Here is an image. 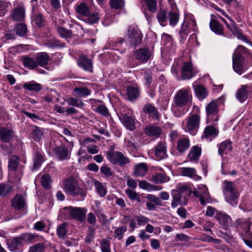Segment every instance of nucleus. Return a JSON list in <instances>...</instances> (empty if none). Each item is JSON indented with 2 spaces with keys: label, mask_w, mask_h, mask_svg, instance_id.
<instances>
[{
  "label": "nucleus",
  "mask_w": 252,
  "mask_h": 252,
  "mask_svg": "<svg viewBox=\"0 0 252 252\" xmlns=\"http://www.w3.org/2000/svg\"><path fill=\"white\" fill-rule=\"evenodd\" d=\"M24 88L30 91L38 92L42 89V85L34 81L26 82L24 84Z\"/></svg>",
  "instance_id": "79ce46f5"
},
{
  "label": "nucleus",
  "mask_w": 252,
  "mask_h": 252,
  "mask_svg": "<svg viewBox=\"0 0 252 252\" xmlns=\"http://www.w3.org/2000/svg\"><path fill=\"white\" fill-rule=\"evenodd\" d=\"M12 186L8 184H1L0 185V195L6 196L12 189Z\"/></svg>",
  "instance_id": "69168bd1"
},
{
  "label": "nucleus",
  "mask_w": 252,
  "mask_h": 252,
  "mask_svg": "<svg viewBox=\"0 0 252 252\" xmlns=\"http://www.w3.org/2000/svg\"><path fill=\"white\" fill-rule=\"evenodd\" d=\"M183 107L177 106L175 104L172 103L171 111L175 117L179 118L184 115V112L182 109Z\"/></svg>",
  "instance_id": "13d9d810"
},
{
  "label": "nucleus",
  "mask_w": 252,
  "mask_h": 252,
  "mask_svg": "<svg viewBox=\"0 0 252 252\" xmlns=\"http://www.w3.org/2000/svg\"><path fill=\"white\" fill-rule=\"evenodd\" d=\"M232 142L230 139H226L218 144V154L221 157L232 151Z\"/></svg>",
  "instance_id": "6ab92c4d"
},
{
  "label": "nucleus",
  "mask_w": 252,
  "mask_h": 252,
  "mask_svg": "<svg viewBox=\"0 0 252 252\" xmlns=\"http://www.w3.org/2000/svg\"><path fill=\"white\" fill-rule=\"evenodd\" d=\"M196 74L191 62L184 63L182 67V77L183 79L187 80L192 78Z\"/></svg>",
  "instance_id": "4468645a"
},
{
  "label": "nucleus",
  "mask_w": 252,
  "mask_h": 252,
  "mask_svg": "<svg viewBox=\"0 0 252 252\" xmlns=\"http://www.w3.org/2000/svg\"><path fill=\"white\" fill-rule=\"evenodd\" d=\"M68 232V224L66 222L60 224L57 228L58 237L61 239H64Z\"/></svg>",
  "instance_id": "37998d69"
},
{
  "label": "nucleus",
  "mask_w": 252,
  "mask_h": 252,
  "mask_svg": "<svg viewBox=\"0 0 252 252\" xmlns=\"http://www.w3.org/2000/svg\"><path fill=\"white\" fill-rule=\"evenodd\" d=\"M223 185V193L225 196L226 201L233 206H236L237 204L236 200L239 195L236 190L233 183L225 181H224Z\"/></svg>",
  "instance_id": "0eeeda50"
},
{
  "label": "nucleus",
  "mask_w": 252,
  "mask_h": 252,
  "mask_svg": "<svg viewBox=\"0 0 252 252\" xmlns=\"http://www.w3.org/2000/svg\"><path fill=\"white\" fill-rule=\"evenodd\" d=\"M78 66L86 71L93 72V62L92 59L88 58L86 55H81L77 61Z\"/></svg>",
  "instance_id": "ddd939ff"
},
{
  "label": "nucleus",
  "mask_w": 252,
  "mask_h": 252,
  "mask_svg": "<svg viewBox=\"0 0 252 252\" xmlns=\"http://www.w3.org/2000/svg\"><path fill=\"white\" fill-rule=\"evenodd\" d=\"M45 245L42 243H38L30 247L28 252H45Z\"/></svg>",
  "instance_id": "5fc2aeb1"
},
{
  "label": "nucleus",
  "mask_w": 252,
  "mask_h": 252,
  "mask_svg": "<svg viewBox=\"0 0 252 252\" xmlns=\"http://www.w3.org/2000/svg\"><path fill=\"white\" fill-rule=\"evenodd\" d=\"M151 55L150 50L146 48L139 49L134 53L135 59L141 63H147L150 59Z\"/></svg>",
  "instance_id": "2eb2a0df"
},
{
  "label": "nucleus",
  "mask_w": 252,
  "mask_h": 252,
  "mask_svg": "<svg viewBox=\"0 0 252 252\" xmlns=\"http://www.w3.org/2000/svg\"><path fill=\"white\" fill-rule=\"evenodd\" d=\"M155 156L157 160H160L167 157L166 144L159 142L155 148Z\"/></svg>",
  "instance_id": "f3484780"
},
{
  "label": "nucleus",
  "mask_w": 252,
  "mask_h": 252,
  "mask_svg": "<svg viewBox=\"0 0 252 252\" xmlns=\"http://www.w3.org/2000/svg\"><path fill=\"white\" fill-rule=\"evenodd\" d=\"M148 171V166L145 163H140L134 166V174L137 176L145 175Z\"/></svg>",
  "instance_id": "ea45409f"
},
{
  "label": "nucleus",
  "mask_w": 252,
  "mask_h": 252,
  "mask_svg": "<svg viewBox=\"0 0 252 252\" xmlns=\"http://www.w3.org/2000/svg\"><path fill=\"white\" fill-rule=\"evenodd\" d=\"M194 91L196 96L200 100L204 99L208 95L206 88L201 85L195 86Z\"/></svg>",
  "instance_id": "c03bdc74"
},
{
  "label": "nucleus",
  "mask_w": 252,
  "mask_h": 252,
  "mask_svg": "<svg viewBox=\"0 0 252 252\" xmlns=\"http://www.w3.org/2000/svg\"><path fill=\"white\" fill-rule=\"evenodd\" d=\"M216 219L219 221L220 224L222 227L226 230L228 229L231 224V219L225 213L220 212L217 213L216 216Z\"/></svg>",
  "instance_id": "412c9836"
},
{
  "label": "nucleus",
  "mask_w": 252,
  "mask_h": 252,
  "mask_svg": "<svg viewBox=\"0 0 252 252\" xmlns=\"http://www.w3.org/2000/svg\"><path fill=\"white\" fill-rule=\"evenodd\" d=\"M170 178L167 176L165 172L161 168L158 172L152 176V181L156 184H162L169 181Z\"/></svg>",
  "instance_id": "393cba45"
},
{
  "label": "nucleus",
  "mask_w": 252,
  "mask_h": 252,
  "mask_svg": "<svg viewBox=\"0 0 252 252\" xmlns=\"http://www.w3.org/2000/svg\"><path fill=\"white\" fill-rule=\"evenodd\" d=\"M127 230L125 226H120L116 229L114 233V237L119 240H121L123 237L124 233Z\"/></svg>",
  "instance_id": "bf43d9fd"
},
{
  "label": "nucleus",
  "mask_w": 252,
  "mask_h": 252,
  "mask_svg": "<svg viewBox=\"0 0 252 252\" xmlns=\"http://www.w3.org/2000/svg\"><path fill=\"white\" fill-rule=\"evenodd\" d=\"M201 154V149L197 146H193L188 154V158L191 161L197 162Z\"/></svg>",
  "instance_id": "c756f323"
},
{
  "label": "nucleus",
  "mask_w": 252,
  "mask_h": 252,
  "mask_svg": "<svg viewBox=\"0 0 252 252\" xmlns=\"http://www.w3.org/2000/svg\"><path fill=\"white\" fill-rule=\"evenodd\" d=\"M25 204V200L22 195H16L12 201V206L16 210L24 208Z\"/></svg>",
  "instance_id": "e433bc0d"
},
{
  "label": "nucleus",
  "mask_w": 252,
  "mask_h": 252,
  "mask_svg": "<svg viewBox=\"0 0 252 252\" xmlns=\"http://www.w3.org/2000/svg\"><path fill=\"white\" fill-rule=\"evenodd\" d=\"M46 45L50 48H57L64 47L65 44L58 39H51L46 42Z\"/></svg>",
  "instance_id": "3c124183"
},
{
  "label": "nucleus",
  "mask_w": 252,
  "mask_h": 252,
  "mask_svg": "<svg viewBox=\"0 0 252 252\" xmlns=\"http://www.w3.org/2000/svg\"><path fill=\"white\" fill-rule=\"evenodd\" d=\"M192 194V191L187 186H178L171 192L173 198L171 206L176 208L178 205L184 206L188 203V198Z\"/></svg>",
  "instance_id": "f03ea898"
},
{
  "label": "nucleus",
  "mask_w": 252,
  "mask_h": 252,
  "mask_svg": "<svg viewBox=\"0 0 252 252\" xmlns=\"http://www.w3.org/2000/svg\"><path fill=\"white\" fill-rule=\"evenodd\" d=\"M143 111L149 114L154 119H158L159 117L158 112L156 107L150 103L146 104L143 108Z\"/></svg>",
  "instance_id": "c9c22d12"
},
{
  "label": "nucleus",
  "mask_w": 252,
  "mask_h": 252,
  "mask_svg": "<svg viewBox=\"0 0 252 252\" xmlns=\"http://www.w3.org/2000/svg\"><path fill=\"white\" fill-rule=\"evenodd\" d=\"M100 19V15L98 11H93L92 9L90 10L89 14H87L84 20V21L89 24H94L96 23Z\"/></svg>",
  "instance_id": "473e14b6"
},
{
  "label": "nucleus",
  "mask_w": 252,
  "mask_h": 252,
  "mask_svg": "<svg viewBox=\"0 0 252 252\" xmlns=\"http://www.w3.org/2000/svg\"><path fill=\"white\" fill-rule=\"evenodd\" d=\"M126 35L127 40L132 46L136 47L142 42V33L135 25H130L128 27Z\"/></svg>",
  "instance_id": "1a4fd4ad"
},
{
  "label": "nucleus",
  "mask_w": 252,
  "mask_h": 252,
  "mask_svg": "<svg viewBox=\"0 0 252 252\" xmlns=\"http://www.w3.org/2000/svg\"><path fill=\"white\" fill-rule=\"evenodd\" d=\"M52 181L49 174L43 175L41 179L42 186L45 189H49L51 188Z\"/></svg>",
  "instance_id": "4d7b16f0"
},
{
  "label": "nucleus",
  "mask_w": 252,
  "mask_h": 252,
  "mask_svg": "<svg viewBox=\"0 0 252 252\" xmlns=\"http://www.w3.org/2000/svg\"><path fill=\"white\" fill-rule=\"evenodd\" d=\"M19 163V158L15 156H11L8 160V168L11 171H15Z\"/></svg>",
  "instance_id": "09e8293b"
},
{
  "label": "nucleus",
  "mask_w": 252,
  "mask_h": 252,
  "mask_svg": "<svg viewBox=\"0 0 252 252\" xmlns=\"http://www.w3.org/2000/svg\"><path fill=\"white\" fill-rule=\"evenodd\" d=\"M44 157L42 152L36 151L35 152L33 157V164L32 169V171L39 168L43 162Z\"/></svg>",
  "instance_id": "72a5a7b5"
},
{
  "label": "nucleus",
  "mask_w": 252,
  "mask_h": 252,
  "mask_svg": "<svg viewBox=\"0 0 252 252\" xmlns=\"http://www.w3.org/2000/svg\"><path fill=\"white\" fill-rule=\"evenodd\" d=\"M126 95L129 101L135 100L140 95V91L137 87L128 86L126 88Z\"/></svg>",
  "instance_id": "c85d7f7f"
},
{
  "label": "nucleus",
  "mask_w": 252,
  "mask_h": 252,
  "mask_svg": "<svg viewBox=\"0 0 252 252\" xmlns=\"http://www.w3.org/2000/svg\"><path fill=\"white\" fill-rule=\"evenodd\" d=\"M211 19L209 23V27L211 30L217 34L220 35H224L223 27V26L217 20L214 18V17H220L219 15L215 16L214 15L212 14L211 15Z\"/></svg>",
  "instance_id": "dca6fc26"
},
{
  "label": "nucleus",
  "mask_w": 252,
  "mask_h": 252,
  "mask_svg": "<svg viewBox=\"0 0 252 252\" xmlns=\"http://www.w3.org/2000/svg\"><path fill=\"white\" fill-rule=\"evenodd\" d=\"M206 111L207 117V123L217 122L219 120V109L215 101H212L207 104L206 107Z\"/></svg>",
  "instance_id": "9d476101"
},
{
  "label": "nucleus",
  "mask_w": 252,
  "mask_h": 252,
  "mask_svg": "<svg viewBox=\"0 0 252 252\" xmlns=\"http://www.w3.org/2000/svg\"><path fill=\"white\" fill-rule=\"evenodd\" d=\"M86 212L87 210L84 208L69 206L63 208L62 213L66 219H73L83 222L86 218Z\"/></svg>",
  "instance_id": "39448f33"
},
{
  "label": "nucleus",
  "mask_w": 252,
  "mask_h": 252,
  "mask_svg": "<svg viewBox=\"0 0 252 252\" xmlns=\"http://www.w3.org/2000/svg\"><path fill=\"white\" fill-rule=\"evenodd\" d=\"M249 92L250 87L248 85H242L237 90L236 97L240 102H243L248 98Z\"/></svg>",
  "instance_id": "a878e982"
},
{
  "label": "nucleus",
  "mask_w": 252,
  "mask_h": 252,
  "mask_svg": "<svg viewBox=\"0 0 252 252\" xmlns=\"http://www.w3.org/2000/svg\"><path fill=\"white\" fill-rule=\"evenodd\" d=\"M63 189L67 194L79 196L81 200H84L87 195V191L79 186L77 180L73 177L63 180Z\"/></svg>",
  "instance_id": "f257e3e1"
},
{
  "label": "nucleus",
  "mask_w": 252,
  "mask_h": 252,
  "mask_svg": "<svg viewBox=\"0 0 252 252\" xmlns=\"http://www.w3.org/2000/svg\"><path fill=\"white\" fill-rule=\"evenodd\" d=\"M94 185L98 194L101 197L104 196L106 194L107 190L97 180L94 181Z\"/></svg>",
  "instance_id": "6e6d98bb"
},
{
  "label": "nucleus",
  "mask_w": 252,
  "mask_h": 252,
  "mask_svg": "<svg viewBox=\"0 0 252 252\" xmlns=\"http://www.w3.org/2000/svg\"><path fill=\"white\" fill-rule=\"evenodd\" d=\"M190 147V141L189 138L182 136L179 137L177 146V149L180 153H183L187 150Z\"/></svg>",
  "instance_id": "b1692460"
},
{
  "label": "nucleus",
  "mask_w": 252,
  "mask_h": 252,
  "mask_svg": "<svg viewBox=\"0 0 252 252\" xmlns=\"http://www.w3.org/2000/svg\"><path fill=\"white\" fill-rule=\"evenodd\" d=\"M233 67L234 71L239 74H242L244 68V59L242 55L234 54L232 58Z\"/></svg>",
  "instance_id": "a211bd4d"
},
{
  "label": "nucleus",
  "mask_w": 252,
  "mask_h": 252,
  "mask_svg": "<svg viewBox=\"0 0 252 252\" xmlns=\"http://www.w3.org/2000/svg\"><path fill=\"white\" fill-rule=\"evenodd\" d=\"M65 101L69 106L76 107L80 108H83L85 106V104L83 100L79 98L70 97L67 98L65 100Z\"/></svg>",
  "instance_id": "a19ab883"
},
{
  "label": "nucleus",
  "mask_w": 252,
  "mask_h": 252,
  "mask_svg": "<svg viewBox=\"0 0 252 252\" xmlns=\"http://www.w3.org/2000/svg\"><path fill=\"white\" fill-rule=\"evenodd\" d=\"M44 134V129L37 126H33L31 129V137L36 142L41 141Z\"/></svg>",
  "instance_id": "f704fd0d"
},
{
  "label": "nucleus",
  "mask_w": 252,
  "mask_h": 252,
  "mask_svg": "<svg viewBox=\"0 0 252 252\" xmlns=\"http://www.w3.org/2000/svg\"><path fill=\"white\" fill-rule=\"evenodd\" d=\"M91 9V8L85 2H81L78 4L75 8L77 13L80 16H82L84 18L87 16V14H89Z\"/></svg>",
  "instance_id": "7c9ffc66"
},
{
  "label": "nucleus",
  "mask_w": 252,
  "mask_h": 252,
  "mask_svg": "<svg viewBox=\"0 0 252 252\" xmlns=\"http://www.w3.org/2000/svg\"><path fill=\"white\" fill-rule=\"evenodd\" d=\"M167 12L165 10L159 11L157 15V18L162 26H165L167 24L168 17Z\"/></svg>",
  "instance_id": "de8ad7c7"
},
{
  "label": "nucleus",
  "mask_w": 252,
  "mask_h": 252,
  "mask_svg": "<svg viewBox=\"0 0 252 252\" xmlns=\"http://www.w3.org/2000/svg\"><path fill=\"white\" fill-rule=\"evenodd\" d=\"M14 21H23L25 18V9L23 6H19L15 7L11 14Z\"/></svg>",
  "instance_id": "5701e85b"
},
{
  "label": "nucleus",
  "mask_w": 252,
  "mask_h": 252,
  "mask_svg": "<svg viewBox=\"0 0 252 252\" xmlns=\"http://www.w3.org/2000/svg\"><path fill=\"white\" fill-rule=\"evenodd\" d=\"M148 10L152 13L157 10V0H145Z\"/></svg>",
  "instance_id": "e2e57ef3"
},
{
  "label": "nucleus",
  "mask_w": 252,
  "mask_h": 252,
  "mask_svg": "<svg viewBox=\"0 0 252 252\" xmlns=\"http://www.w3.org/2000/svg\"><path fill=\"white\" fill-rule=\"evenodd\" d=\"M219 133V130L215 127L212 126H207L204 130L203 135L202 136V138L203 137H215Z\"/></svg>",
  "instance_id": "58836bf2"
},
{
  "label": "nucleus",
  "mask_w": 252,
  "mask_h": 252,
  "mask_svg": "<svg viewBox=\"0 0 252 252\" xmlns=\"http://www.w3.org/2000/svg\"><path fill=\"white\" fill-rule=\"evenodd\" d=\"M6 244L8 250L12 252L21 251L23 246L20 236L6 239Z\"/></svg>",
  "instance_id": "f8f14e48"
},
{
  "label": "nucleus",
  "mask_w": 252,
  "mask_h": 252,
  "mask_svg": "<svg viewBox=\"0 0 252 252\" xmlns=\"http://www.w3.org/2000/svg\"><path fill=\"white\" fill-rule=\"evenodd\" d=\"M49 60L50 57L46 52H40L36 54V62L37 66L39 65L46 68Z\"/></svg>",
  "instance_id": "bb28decb"
},
{
  "label": "nucleus",
  "mask_w": 252,
  "mask_h": 252,
  "mask_svg": "<svg viewBox=\"0 0 252 252\" xmlns=\"http://www.w3.org/2000/svg\"><path fill=\"white\" fill-rule=\"evenodd\" d=\"M110 6L112 8L119 9L124 6V0H111L110 2Z\"/></svg>",
  "instance_id": "774afa93"
},
{
  "label": "nucleus",
  "mask_w": 252,
  "mask_h": 252,
  "mask_svg": "<svg viewBox=\"0 0 252 252\" xmlns=\"http://www.w3.org/2000/svg\"><path fill=\"white\" fill-rule=\"evenodd\" d=\"M13 132L9 129L1 127L0 128V139L4 142H8L13 137Z\"/></svg>",
  "instance_id": "4c0bfd02"
},
{
  "label": "nucleus",
  "mask_w": 252,
  "mask_h": 252,
  "mask_svg": "<svg viewBox=\"0 0 252 252\" xmlns=\"http://www.w3.org/2000/svg\"><path fill=\"white\" fill-rule=\"evenodd\" d=\"M15 32L20 36H24L27 32V28L25 24L21 23L17 24L15 27Z\"/></svg>",
  "instance_id": "864d4df0"
},
{
  "label": "nucleus",
  "mask_w": 252,
  "mask_h": 252,
  "mask_svg": "<svg viewBox=\"0 0 252 252\" xmlns=\"http://www.w3.org/2000/svg\"><path fill=\"white\" fill-rule=\"evenodd\" d=\"M53 152L59 160L68 159L70 158L68 150L65 146L56 147Z\"/></svg>",
  "instance_id": "aec40b11"
},
{
  "label": "nucleus",
  "mask_w": 252,
  "mask_h": 252,
  "mask_svg": "<svg viewBox=\"0 0 252 252\" xmlns=\"http://www.w3.org/2000/svg\"><path fill=\"white\" fill-rule=\"evenodd\" d=\"M19 236L22 243L24 241L26 243L31 244L34 242L36 235L31 233H26L21 234Z\"/></svg>",
  "instance_id": "8fccbe9b"
},
{
  "label": "nucleus",
  "mask_w": 252,
  "mask_h": 252,
  "mask_svg": "<svg viewBox=\"0 0 252 252\" xmlns=\"http://www.w3.org/2000/svg\"><path fill=\"white\" fill-rule=\"evenodd\" d=\"M57 32L59 35L63 38H70L72 36V32L70 30H66L63 27H58Z\"/></svg>",
  "instance_id": "052dcab7"
},
{
  "label": "nucleus",
  "mask_w": 252,
  "mask_h": 252,
  "mask_svg": "<svg viewBox=\"0 0 252 252\" xmlns=\"http://www.w3.org/2000/svg\"><path fill=\"white\" fill-rule=\"evenodd\" d=\"M196 26V22L193 17H191L189 21L185 20L179 31L180 38L183 40H186L190 31L195 30Z\"/></svg>",
  "instance_id": "9b49d317"
},
{
  "label": "nucleus",
  "mask_w": 252,
  "mask_h": 252,
  "mask_svg": "<svg viewBox=\"0 0 252 252\" xmlns=\"http://www.w3.org/2000/svg\"><path fill=\"white\" fill-rule=\"evenodd\" d=\"M220 19L226 24L227 28L232 32V33L236 36L238 39L242 40H246V37L243 35L242 33L239 31V30L236 28L235 26L236 23L235 22L232 20L231 18L229 19L231 22V25H230L228 24L227 22L225 21L224 19L223 18L220 17Z\"/></svg>",
  "instance_id": "4be33fe9"
},
{
  "label": "nucleus",
  "mask_w": 252,
  "mask_h": 252,
  "mask_svg": "<svg viewBox=\"0 0 252 252\" xmlns=\"http://www.w3.org/2000/svg\"><path fill=\"white\" fill-rule=\"evenodd\" d=\"M192 98L191 92L189 88H182L176 93L173 103L177 106L185 107L191 104Z\"/></svg>",
  "instance_id": "20e7f679"
},
{
  "label": "nucleus",
  "mask_w": 252,
  "mask_h": 252,
  "mask_svg": "<svg viewBox=\"0 0 252 252\" xmlns=\"http://www.w3.org/2000/svg\"><path fill=\"white\" fill-rule=\"evenodd\" d=\"M201 189V198H199L200 203L202 205H205L209 202L210 198L208 189L206 186H202Z\"/></svg>",
  "instance_id": "49530a36"
},
{
  "label": "nucleus",
  "mask_w": 252,
  "mask_h": 252,
  "mask_svg": "<svg viewBox=\"0 0 252 252\" xmlns=\"http://www.w3.org/2000/svg\"><path fill=\"white\" fill-rule=\"evenodd\" d=\"M168 16L170 25L172 26L176 25L179 21V14L177 12H170L168 13Z\"/></svg>",
  "instance_id": "680f3d73"
},
{
  "label": "nucleus",
  "mask_w": 252,
  "mask_h": 252,
  "mask_svg": "<svg viewBox=\"0 0 252 252\" xmlns=\"http://www.w3.org/2000/svg\"><path fill=\"white\" fill-rule=\"evenodd\" d=\"M114 147L111 146L107 152V158L112 163L117 164L120 166H123L130 162L129 159L122 152H114Z\"/></svg>",
  "instance_id": "6e6552de"
},
{
  "label": "nucleus",
  "mask_w": 252,
  "mask_h": 252,
  "mask_svg": "<svg viewBox=\"0 0 252 252\" xmlns=\"http://www.w3.org/2000/svg\"><path fill=\"white\" fill-rule=\"evenodd\" d=\"M145 133L149 136L157 138L161 133V128L155 125H149L145 129Z\"/></svg>",
  "instance_id": "cd10ccee"
},
{
  "label": "nucleus",
  "mask_w": 252,
  "mask_h": 252,
  "mask_svg": "<svg viewBox=\"0 0 252 252\" xmlns=\"http://www.w3.org/2000/svg\"><path fill=\"white\" fill-rule=\"evenodd\" d=\"M94 111L104 117H109L110 115L108 108L104 105H98Z\"/></svg>",
  "instance_id": "0e129e2a"
},
{
  "label": "nucleus",
  "mask_w": 252,
  "mask_h": 252,
  "mask_svg": "<svg viewBox=\"0 0 252 252\" xmlns=\"http://www.w3.org/2000/svg\"><path fill=\"white\" fill-rule=\"evenodd\" d=\"M119 118L122 124L129 130H134L135 122L133 111L128 108L124 107L121 108Z\"/></svg>",
  "instance_id": "423d86ee"
},
{
  "label": "nucleus",
  "mask_w": 252,
  "mask_h": 252,
  "mask_svg": "<svg viewBox=\"0 0 252 252\" xmlns=\"http://www.w3.org/2000/svg\"><path fill=\"white\" fill-rule=\"evenodd\" d=\"M74 95L78 97H86L90 95L91 91L87 87H76L73 90Z\"/></svg>",
  "instance_id": "a18cd8bd"
},
{
  "label": "nucleus",
  "mask_w": 252,
  "mask_h": 252,
  "mask_svg": "<svg viewBox=\"0 0 252 252\" xmlns=\"http://www.w3.org/2000/svg\"><path fill=\"white\" fill-rule=\"evenodd\" d=\"M200 116L199 114L190 113L182 123L184 129L192 135H195L200 126Z\"/></svg>",
  "instance_id": "7ed1b4c3"
},
{
  "label": "nucleus",
  "mask_w": 252,
  "mask_h": 252,
  "mask_svg": "<svg viewBox=\"0 0 252 252\" xmlns=\"http://www.w3.org/2000/svg\"><path fill=\"white\" fill-rule=\"evenodd\" d=\"M99 244L101 252H111L110 244L108 240L103 239Z\"/></svg>",
  "instance_id": "338daca9"
},
{
  "label": "nucleus",
  "mask_w": 252,
  "mask_h": 252,
  "mask_svg": "<svg viewBox=\"0 0 252 252\" xmlns=\"http://www.w3.org/2000/svg\"><path fill=\"white\" fill-rule=\"evenodd\" d=\"M181 174L183 176L192 178L195 180H198L201 177L196 174V170L191 167H183L181 169Z\"/></svg>",
  "instance_id": "2f4dec72"
},
{
  "label": "nucleus",
  "mask_w": 252,
  "mask_h": 252,
  "mask_svg": "<svg viewBox=\"0 0 252 252\" xmlns=\"http://www.w3.org/2000/svg\"><path fill=\"white\" fill-rule=\"evenodd\" d=\"M23 62L24 65L31 69H34L37 67L36 61L31 58L24 57Z\"/></svg>",
  "instance_id": "603ef678"
}]
</instances>
